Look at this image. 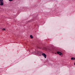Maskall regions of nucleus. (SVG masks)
<instances>
[{"instance_id":"1","label":"nucleus","mask_w":75,"mask_h":75,"mask_svg":"<svg viewBox=\"0 0 75 75\" xmlns=\"http://www.w3.org/2000/svg\"><path fill=\"white\" fill-rule=\"evenodd\" d=\"M35 51L34 52L35 54H37L41 56V54H42V52H40V51H38V50H35Z\"/></svg>"},{"instance_id":"2","label":"nucleus","mask_w":75,"mask_h":75,"mask_svg":"<svg viewBox=\"0 0 75 75\" xmlns=\"http://www.w3.org/2000/svg\"><path fill=\"white\" fill-rule=\"evenodd\" d=\"M0 6H3V0H0Z\"/></svg>"},{"instance_id":"3","label":"nucleus","mask_w":75,"mask_h":75,"mask_svg":"<svg viewBox=\"0 0 75 75\" xmlns=\"http://www.w3.org/2000/svg\"><path fill=\"white\" fill-rule=\"evenodd\" d=\"M42 55L43 56H44L45 58H47V55H46V54H45L42 53Z\"/></svg>"},{"instance_id":"4","label":"nucleus","mask_w":75,"mask_h":75,"mask_svg":"<svg viewBox=\"0 0 75 75\" xmlns=\"http://www.w3.org/2000/svg\"><path fill=\"white\" fill-rule=\"evenodd\" d=\"M57 54H58L59 55H62V53H61V52H57Z\"/></svg>"},{"instance_id":"5","label":"nucleus","mask_w":75,"mask_h":75,"mask_svg":"<svg viewBox=\"0 0 75 75\" xmlns=\"http://www.w3.org/2000/svg\"><path fill=\"white\" fill-rule=\"evenodd\" d=\"M57 54H58L59 55H62V53H61V52H57Z\"/></svg>"},{"instance_id":"6","label":"nucleus","mask_w":75,"mask_h":75,"mask_svg":"<svg viewBox=\"0 0 75 75\" xmlns=\"http://www.w3.org/2000/svg\"><path fill=\"white\" fill-rule=\"evenodd\" d=\"M71 60H74V59H75V58H74V57H72V58H71Z\"/></svg>"},{"instance_id":"7","label":"nucleus","mask_w":75,"mask_h":75,"mask_svg":"<svg viewBox=\"0 0 75 75\" xmlns=\"http://www.w3.org/2000/svg\"><path fill=\"white\" fill-rule=\"evenodd\" d=\"M30 38H33V36L32 35H30Z\"/></svg>"},{"instance_id":"8","label":"nucleus","mask_w":75,"mask_h":75,"mask_svg":"<svg viewBox=\"0 0 75 75\" xmlns=\"http://www.w3.org/2000/svg\"><path fill=\"white\" fill-rule=\"evenodd\" d=\"M6 30V29L3 28L2 29V30L3 31H4V30Z\"/></svg>"},{"instance_id":"9","label":"nucleus","mask_w":75,"mask_h":75,"mask_svg":"<svg viewBox=\"0 0 75 75\" xmlns=\"http://www.w3.org/2000/svg\"><path fill=\"white\" fill-rule=\"evenodd\" d=\"M40 48V49H42V50H43V49H42V48Z\"/></svg>"},{"instance_id":"10","label":"nucleus","mask_w":75,"mask_h":75,"mask_svg":"<svg viewBox=\"0 0 75 75\" xmlns=\"http://www.w3.org/2000/svg\"><path fill=\"white\" fill-rule=\"evenodd\" d=\"M9 1H13V0H9Z\"/></svg>"},{"instance_id":"11","label":"nucleus","mask_w":75,"mask_h":75,"mask_svg":"<svg viewBox=\"0 0 75 75\" xmlns=\"http://www.w3.org/2000/svg\"><path fill=\"white\" fill-rule=\"evenodd\" d=\"M74 65H75V62L74 63Z\"/></svg>"},{"instance_id":"12","label":"nucleus","mask_w":75,"mask_h":75,"mask_svg":"<svg viewBox=\"0 0 75 75\" xmlns=\"http://www.w3.org/2000/svg\"><path fill=\"white\" fill-rule=\"evenodd\" d=\"M55 54H57V53H55Z\"/></svg>"}]
</instances>
